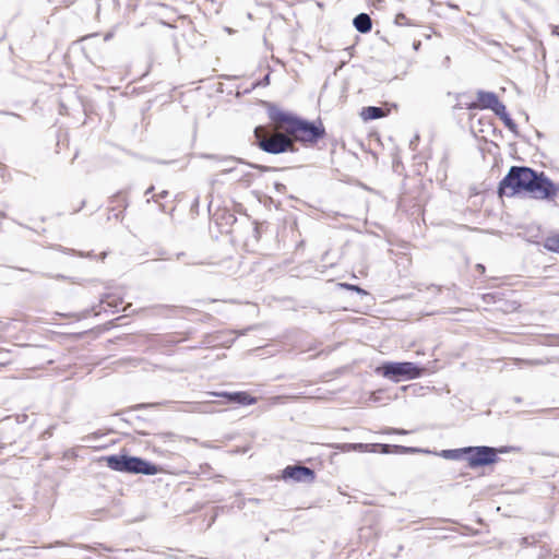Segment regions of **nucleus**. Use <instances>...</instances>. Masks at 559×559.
<instances>
[{"label":"nucleus","mask_w":559,"mask_h":559,"mask_svg":"<svg viewBox=\"0 0 559 559\" xmlns=\"http://www.w3.org/2000/svg\"><path fill=\"white\" fill-rule=\"evenodd\" d=\"M270 118L269 126L254 129L259 147L270 154L295 152L296 142L304 146H313L326 135L321 120L308 121L285 111L272 112Z\"/></svg>","instance_id":"1"},{"label":"nucleus","mask_w":559,"mask_h":559,"mask_svg":"<svg viewBox=\"0 0 559 559\" xmlns=\"http://www.w3.org/2000/svg\"><path fill=\"white\" fill-rule=\"evenodd\" d=\"M500 197H513L527 193L532 198L554 199L559 193V185L551 181L544 173H536L530 167L512 166L498 187Z\"/></svg>","instance_id":"2"},{"label":"nucleus","mask_w":559,"mask_h":559,"mask_svg":"<svg viewBox=\"0 0 559 559\" xmlns=\"http://www.w3.org/2000/svg\"><path fill=\"white\" fill-rule=\"evenodd\" d=\"M103 461L116 472L144 475H156L163 472L159 466L136 456L108 455L104 456Z\"/></svg>","instance_id":"3"},{"label":"nucleus","mask_w":559,"mask_h":559,"mask_svg":"<svg viewBox=\"0 0 559 559\" xmlns=\"http://www.w3.org/2000/svg\"><path fill=\"white\" fill-rule=\"evenodd\" d=\"M475 102V110L490 109L502 120V122L509 130L513 131L515 129L516 124L511 119L504 104L500 102L496 93L487 91H477Z\"/></svg>","instance_id":"4"},{"label":"nucleus","mask_w":559,"mask_h":559,"mask_svg":"<svg viewBox=\"0 0 559 559\" xmlns=\"http://www.w3.org/2000/svg\"><path fill=\"white\" fill-rule=\"evenodd\" d=\"M507 450L490 448V447H467L466 455L468 466L472 468H476L479 466H485L489 464H493L498 461V453H503Z\"/></svg>","instance_id":"5"},{"label":"nucleus","mask_w":559,"mask_h":559,"mask_svg":"<svg viewBox=\"0 0 559 559\" xmlns=\"http://www.w3.org/2000/svg\"><path fill=\"white\" fill-rule=\"evenodd\" d=\"M385 377L393 378L395 381L401 379H416L419 378L425 369L419 368L414 362H389L382 367Z\"/></svg>","instance_id":"6"},{"label":"nucleus","mask_w":559,"mask_h":559,"mask_svg":"<svg viewBox=\"0 0 559 559\" xmlns=\"http://www.w3.org/2000/svg\"><path fill=\"white\" fill-rule=\"evenodd\" d=\"M129 205L128 193L124 191H119L111 195L108 200V219L121 221L123 218L124 212Z\"/></svg>","instance_id":"7"},{"label":"nucleus","mask_w":559,"mask_h":559,"mask_svg":"<svg viewBox=\"0 0 559 559\" xmlns=\"http://www.w3.org/2000/svg\"><path fill=\"white\" fill-rule=\"evenodd\" d=\"M282 478L293 479L294 481H313L316 478L314 472L301 465H288L282 471Z\"/></svg>","instance_id":"8"},{"label":"nucleus","mask_w":559,"mask_h":559,"mask_svg":"<svg viewBox=\"0 0 559 559\" xmlns=\"http://www.w3.org/2000/svg\"><path fill=\"white\" fill-rule=\"evenodd\" d=\"M215 396L224 397L228 402L237 403L241 405H251L257 402L255 397H252L247 392H235V393H228V392H215L212 393Z\"/></svg>","instance_id":"9"},{"label":"nucleus","mask_w":559,"mask_h":559,"mask_svg":"<svg viewBox=\"0 0 559 559\" xmlns=\"http://www.w3.org/2000/svg\"><path fill=\"white\" fill-rule=\"evenodd\" d=\"M389 110H384L381 107L367 106L360 111V117L364 121L374 120L383 118L388 115Z\"/></svg>","instance_id":"10"},{"label":"nucleus","mask_w":559,"mask_h":559,"mask_svg":"<svg viewBox=\"0 0 559 559\" xmlns=\"http://www.w3.org/2000/svg\"><path fill=\"white\" fill-rule=\"evenodd\" d=\"M354 26L360 33H368L371 31L372 22L368 14L360 13L354 19Z\"/></svg>","instance_id":"11"},{"label":"nucleus","mask_w":559,"mask_h":559,"mask_svg":"<svg viewBox=\"0 0 559 559\" xmlns=\"http://www.w3.org/2000/svg\"><path fill=\"white\" fill-rule=\"evenodd\" d=\"M476 94L462 93L457 96V107L461 109L475 110Z\"/></svg>","instance_id":"12"},{"label":"nucleus","mask_w":559,"mask_h":559,"mask_svg":"<svg viewBox=\"0 0 559 559\" xmlns=\"http://www.w3.org/2000/svg\"><path fill=\"white\" fill-rule=\"evenodd\" d=\"M543 246L550 252L559 254V233H551L543 239Z\"/></svg>","instance_id":"13"},{"label":"nucleus","mask_w":559,"mask_h":559,"mask_svg":"<svg viewBox=\"0 0 559 559\" xmlns=\"http://www.w3.org/2000/svg\"><path fill=\"white\" fill-rule=\"evenodd\" d=\"M464 454H466V448L455 449V450H444L442 453L443 457L451 459V460H457Z\"/></svg>","instance_id":"14"},{"label":"nucleus","mask_w":559,"mask_h":559,"mask_svg":"<svg viewBox=\"0 0 559 559\" xmlns=\"http://www.w3.org/2000/svg\"><path fill=\"white\" fill-rule=\"evenodd\" d=\"M394 23L397 26H414L415 24L404 13H397L394 17Z\"/></svg>","instance_id":"15"},{"label":"nucleus","mask_w":559,"mask_h":559,"mask_svg":"<svg viewBox=\"0 0 559 559\" xmlns=\"http://www.w3.org/2000/svg\"><path fill=\"white\" fill-rule=\"evenodd\" d=\"M338 286L341 288L353 290V292H356V293L361 294V295H367L368 294L365 289L360 288L357 285L347 284V283H340Z\"/></svg>","instance_id":"16"},{"label":"nucleus","mask_w":559,"mask_h":559,"mask_svg":"<svg viewBox=\"0 0 559 559\" xmlns=\"http://www.w3.org/2000/svg\"><path fill=\"white\" fill-rule=\"evenodd\" d=\"M168 194H169V192L167 190H163L158 193H155L153 195V200H154V202L159 203L160 200L166 199L168 197Z\"/></svg>","instance_id":"17"},{"label":"nucleus","mask_w":559,"mask_h":559,"mask_svg":"<svg viewBox=\"0 0 559 559\" xmlns=\"http://www.w3.org/2000/svg\"><path fill=\"white\" fill-rule=\"evenodd\" d=\"M475 272L478 274V275H484L486 273V267L484 264L481 263H477L475 265Z\"/></svg>","instance_id":"18"},{"label":"nucleus","mask_w":559,"mask_h":559,"mask_svg":"<svg viewBox=\"0 0 559 559\" xmlns=\"http://www.w3.org/2000/svg\"><path fill=\"white\" fill-rule=\"evenodd\" d=\"M153 190H154V188H153V187L148 188V189L146 190V194L151 193Z\"/></svg>","instance_id":"19"}]
</instances>
